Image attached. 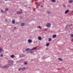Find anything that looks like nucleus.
<instances>
[{
    "instance_id": "nucleus-1",
    "label": "nucleus",
    "mask_w": 73,
    "mask_h": 73,
    "mask_svg": "<svg viewBox=\"0 0 73 73\" xmlns=\"http://www.w3.org/2000/svg\"><path fill=\"white\" fill-rule=\"evenodd\" d=\"M8 63H9L10 64H8V65H9V66H12V65H13V60H9L8 61Z\"/></svg>"
},
{
    "instance_id": "nucleus-2",
    "label": "nucleus",
    "mask_w": 73,
    "mask_h": 73,
    "mask_svg": "<svg viewBox=\"0 0 73 73\" xmlns=\"http://www.w3.org/2000/svg\"><path fill=\"white\" fill-rule=\"evenodd\" d=\"M9 64H7L5 66L2 67V68H3L4 69H6L7 68H8L9 67Z\"/></svg>"
},
{
    "instance_id": "nucleus-3",
    "label": "nucleus",
    "mask_w": 73,
    "mask_h": 73,
    "mask_svg": "<svg viewBox=\"0 0 73 73\" xmlns=\"http://www.w3.org/2000/svg\"><path fill=\"white\" fill-rule=\"evenodd\" d=\"M50 25L51 24L50 23H48L46 24V26L47 27H50Z\"/></svg>"
},
{
    "instance_id": "nucleus-4",
    "label": "nucleus",
    "mask_w": 73,
    "mask_h": 73,
    "mask_svg": "<svg viewBox=\"0 0 73 73\" xmlns=\"http://www.w3.org/2000/svg\"><path fill=\"white\" fill-rule=\"evenodd\" d=\"M25 68H19V71H20L21 70H25Z\"/></svg>"
},
{
    "instance_id": "nucleus-5",
    "label": "nucleus",
    "mask_w": 73,
    "mask_h": 73,
    "mask_svg": "<svg viewBox=\"0 0 73 73\" xmlns=\"http://www.w3.org/2000/svg\"><path fill=\"white\" fill-rule=\"evenodd\" d=\"M28 42L29 43H31L32 42V41L31 40V39H29L28 40Z\"/></svg>"
},
{
    "instance_id": "nucleus-6",
    "label": "nucleus",
    "mask_w": 73,
    "mask_h": 73,
    "mask_svg": "<svg viewBox=\"0 0 73 73\" xmlns=\"http://www.w3.org/2000/svg\"><path fill=\"white\" fill-rule=\"evenodd\" d=\"M17 14H21V13H22V12L21 11H17Z\"/></svg>"
},
{
    "instance_id": "nucleus-7",
    "label": "nucleus",
    "mask_w": 73,
    "mask_h": 73,
    "mask_svg": "<svg viewBox=\"0 0 73 73\" xmlns=\"http://www.w3.org/2000/svg\"><path fill=\"white\" fill-rule=\"evenodd\" d=\"M69 12V10H67L65 12V14H66L67 13H68Z\"/></svg>"
},
{
    "instance_id": "nucleus-8",
    "label": "nucleus",
    "mask_w": 73,
    "mask_h": 73,
    "mask_svg": "<svg viewBox=\"0 0 73 73\" xmlns=\"http://www.w3.org/2000/svg\"><path fill=\"white\" fill-rule=\"evenodd\" d=\"M25 25V24L24 23H22L21 24V26H24Z\"/></svg>"
},
{
    "instance_id": "nucleus-9",
    "label": "nucleus",
    "mask_w": 73,
    "mask_h": 73,
    "mask_svg": "<svg viewBox=\"0 0 73 73\" xmlns=\"http://www.w3.org/2000/svg\"><path fill=\"white\" fill-rule=\"evenodd\" d=\"M37 49V47H36L34 48H33L31 49V50H35V49Z\"/></svg>"
},
{
    "instance_id": "nucleus-10",
    "label": "nucleus",
    "mask_w": 73,
    "mask_h": 73,
    "mask_svg": "<svg viewBox=\"0 0 73 73\" xmlns=\"http://www.w3.org/2000/svg\"><path fill=\"white\" fill-rule=\"evenodd\" d=\"M69 3H73V0H70V1H69Z\"/></svg>"
},
{
    "instance_id": "nucleus-11",
    "label": "nucleus",
    "mask_w": 73,
    "mask_h": 73,
    "mask_svg": "<svg viewBox=\"0 0 73 73\" xmlns=\"http://www.w3.org/2000/svg\"><path fill=\"white\" fill-rule=\"evenodd\" d=\"M42 38H41V36H38V39L39 40H41Z\"/></svg>"
},
{
    "instance_id": "nucleus-12",
    "label": "nucleus",
    "mask_w": 73,
    "mask_h": 73,
    "mask_svg": "<svg viewBox=\"0 0 73 73\" xmlns=\"http://www.w3.org/2000/svg\"><path fill=\"white\" fill-rule=\"evenodd\" d=\"M25 50L26 51H29V50H30V49L29 48H27L25 49Z\"/></svg>"
},
{
    "instance_id": "nucleus-13",
    "label": "nucleus",
    "mask_w": 73,
    "mask_h": 73,
    "mask_svg": "<svg viewBox=\"0 0 73 73\" xmlns=\"http://www.w3.org/2000/svg\"><path fill=\"white\" fill-rule=\"evenodd\" d=\"M1 12L2 13H5V11H3V10H1Z\"/></svg>"
},
{
    "instance_id": "nucleus-14",
    "label": "nucleus",
    "mask_w": 73,
    "mask_h": 73,
    "mask_svg": "<svg viewBox=\"0 0 73 73\" xmlns=\"http://www.w3.org/2000/svg\"><path fill=\"white\" fill-rule=\"evenodd\" d=\"M15 56H14V55H12L10 56V57H11V58H13Z\"/></svg>"
},
{
    "instance_id": "nucleus-15",
    "label": "nucleus",
    "mask_w": 73,
    "mask_h": 73,
    "mask_svg": "<svg viewBox=\"0 0 73 73\" xmlns=\"http://www.w3.org/2000/svg\"><path fill=\"white\" fill-rule=\"evenodd\" d=\"M52 40V39L51 38H48V41H50Z\"/></svg>"
},
{
    "instance_id": "nucleus-16",
    "label": "nucleus",
    "mask_w": 73,
    "mask_h": 73,
    "mask_svg": "<svg viewBox=\"0 0 73 73\" xmlns=\"http://www.w3.org/2000/svg\"><path fill=\"white\" fill-rule=\"evenodd\" d=\"M40 5V2H38L37 3V5H38V6H39Z\"/></svg>"
},
{
    "instance_id": "nucleus-17",
    "label": "nucleus",
    "mask_w": 73,
    "mask_h": 73,
    "mask_svg": "<svg viewBox=\"0 0 73 73\" xmlns=\"http://www.w3.org/2000/svg\"><path fill=\"white\" fill-rule=\"evenodd\" d=\"M58 60H60V61H62V59H61V58H58Z\"/></svg>"
},
{
    "instance_id": "nucleus-18",
    "label": "nucleus",
    "mask_w": 73,
    "mask_h": 73,
    "mask_svg": "<svg viewBox=\"0 0 73 73\" xmlns=\"http://www.w3.org/2000/svg\"><path fill=\"white\" fill-rule=\"evenodd\" d=\"M38 28H39L40 29H41V27L40 26H39L38 27Z\"/></svg>"
},
{
    "instance_id": "nucleus-19",
    "label": "nucleus",
    "mask_w": 73,
    "mask_h": 73,
    "mask_svg": "<svg viewBox=\"0 0 73 73\" xmlns=\"http://www.w3.org/2000/svg\"><path fill=\"white\" fill-rule=\"evenodd\" d=\"M56 37V35H54L53 36V38H55Z\"/></svg>"
},
{
    "instance_id": "nucleus-20",
    "label": "nucleus",
    "mask_w": 73,
    "mask_h": 73,
    "mask_svg": "<svg viewBox=\"0 0 73 73\" xmlns=\"http://www.w3.org/2000/svg\"><path fill=\"white\" fill-rule=\"evenodd\" d=\"M24 64L25 65H27V62H24Z\"/></svg>"
},
{
    "instance_id": "nucleus-21",
    "label": "nucleus",
    "mask_w": 73,
    "mask_h": 73,
    "mask_svg": "<svg viewBox=\"0 0 73 73\" xmlns=\"http://www.w3.org/2000/svg\"><path fill=\"white\" fill-rule=\"evenodd\" d=\"M15 20H13L12 21V23H13V24H15Z\"/></svg>"
},
{
    "instance_id": "nucleus-22",
    "label": "nucleus",
    "mask_w": 73,
    "mask_h": 73,
    "mask_svg": "<svg viewBox=\"0 0 73 73\" xmlns=\"http://www.w3.org/2000/svg\"><path fill=\"white\" fill-rule=\"evenodd\" d=\"M51 1H52V2H56V0H52Z\"/></svg>"
},
{
    "instance_id": "nucleus-23",
    "label": "nucleus",
    "mask_w": 73,
    "mask_h": 73,
    "mask_svg": "<svg viewBox=\"0 0 73 73\" xmlns=\"http://www.w3.org/2000/svg\"><path fill=\"white\" fill-rule=\"evenodd\" d=\"M5 11H8V8L5 9Z\"/></svg>"
},
{
    "instance_id": "nucleus-24",
    "label": "nucleus",
    "mask_w": 73,
    "mask_h": 73,
    "mask_svg": "<svg viewBox=\"0 0 73 73\" xmlns=\"http://www.w3.org/2000/svg\"><path fill=\"white\" fill-rule=\"evenodd\" d=\"M49 44H46V46H49Z\"/></svg>"
},
{
    "instance_id": "nucleus-25",
    "label": "nucleus",
    "mask_w": 73,
    "mask_h": 73,
    "mask_svg": "<svg viewBox=\"0 0 73 73\" xmlns=\"http://www.w3.org/2000/svg\"><path fill=\"white\" fill-rule=\"evenodd\" d=\"M2 51V49L1 48H0V52H1Z\"/></svg>"
},
{
    "instance_id": "nucleus-26",
    "label": "nucleus",
    "mask_w": 73,
    "mask_h": 73,
    "mask_svg": "<svg viewBox=\"0 0 73 73\" xmlns=\"http://www.w3.org/2000/svg\"><path fill=\"white\" fill-rule=\"evenodd\" d=\"M3 54H1V57H3Z\"/></svg>"
},
{
    "instance_id": "nucleus-27",
    "label": "nucleus",
    "mask_w": 73,
    "mask_h": 73,
    "mask_svg": "<svg viewBox=\"0 0 73 73\" xmlns=\"http://www.w3.org/2000/svg\"><path fill=\"white\" fill-rule=\"evenodd\" d=\"M63 6L64 7H66V6H65V5H63Z\"/></svg>"
},
{
    "instance_id": "nucleus-28",
    "label": "nucleus",
    "mask_w": 73,
    "mask_h": 73,
    "mask_svg": "<svg viewBox=\"0 0 73 73\" xmlns=\"http://www.w3.org/2000/svg\"><path fill=\"white\" fill-rule=\"evenodd\" d=\"M47 13H48V14H49V12H47Z\"/></svg>"
},
{
    "instance_id": "nucleus-29",
    "label": "nucleus",
    "mask_w": 73,
    "mask_h": 73,
    "mask_svg": "<svg viewBox=\"0 0 73 73\" xmlns=\"http://www.w3.org/2000/svg\"><path fill=\"white\" fill-rule=\"evenodd\" d=\"M72 42H73V39H72Z\"/></svg>"
},
{
    "instance_id": "nucleus-30",
    "label": "nucleus",
    "mask_w": 73,
    "mask_h": 73,
    "mask_svg": "<svg viewBox=\"0 0 73 73\" xmlns=\"http://www.w3.org/2000/svg\"><path fill=\"white\" fill-rule=\"evenodd\" d=\"M29 53H33V52H29Z\"/></svg>"
},
{
    "instance_id": "nucleus-31",
    "label": "nucleus",
    "mask_w": 73,
    "mask_h": 73,
    "mask_svg": "<svg viewBox=\"0 0 73 73\" xmlns=\"http://www.w3.org/2000/svg\"><path fill=\"white\" fill-rule=\"evenodd\" d=\"M7 21V20H5V21Z\"/></svg>"
},
{
    "instance_id": "nucleus-32",
    "label": "nucleus",
    "mask_w": 73,
    "mask_h": 73,
    "mask_svg": "<svg viewBox=\"0 0 73 73\" xmlns=\"http://www.w3.org/2000/svg\"><path fill=\"white\" fill-rule=\"evenodd\" d=\"M16 27H14V29H16Z\"/></svg>"
},
{
    "instance_id": "nucleus-33",
    "label": "nucleus",
    "mask_w": 73,
    "mask_h": 73,
    "mask_svg": "<svg viewBox=\"0 0 73 73\" xmlns=\"http://www.w3.org/2000/svg\"><path fill=\"white\" fill-rule=\"evenodd\" d=\"M5 0V1H7V0Z\"/></svg>"
}]
</instances>
